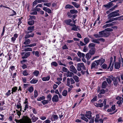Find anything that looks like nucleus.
Returning <instances> with one entry per match:
<instances>
[{
	"instance_id": "423d86ee",
	"label": "nucleus",
	"mask_w": 123,
	"mask_h": 123,
	"mask_svg": "<svg viewBox=\"0 0 123 123\" xmlns=\"http://www.w3.org/2000/svg\"><path fill=\"white\" fill-rule=\"evenodd\" d=\"M119 12V10H117L110 13L107 15L108 19H110V18L115 17V16H114L115 14Z\"/></svg>"
},
{
	"instance_id": "e2e57ef3",
	"label": "nucleus",
	"mask_w": 123,
	"mask_h": 123,
	"mask_svg": "<svg viewBox=\"0 0 123 123\" xmlns=\"http://www.w3.org/2000/svg\"><path fill=\"white\" fill-rule=\"evenodd\" d=\"M35 55L37 57H38L39 56V52L37 51H36L35 53Z\"/></svg>"
},
{
	"instance_id": "b1692460",
	"label": "nucleus",
	"mask_w": 123,
	"mask_h": 123,
	"mask_svg": "<svg viewBox=\"0 0 123 123\" xmlns=\"http://www.w3.org/2000/svg\"><path fill=\"white\" fill-rule=\"evenodd\" d=\"M31 42L30 40L29 39H28L25 40V42L23 43L25 45H27L29 44Z\"/></svg>"
},
{
	"instance_id": "dca6fc26",
	"label": "nucleus",
	"mask_w": 123,
	"mask_h": 123,
	"mask_svg": "<svg viewBox=\"0 0 123 123\" xmlns=\"http://www.w3.org/2000/svg\"><path fill=\"white\" fill-rule=\"evenodd\" d=\"M120 62H116L115 63L114 67L117 69H119L120 67Z\"/></svg>"
},
{
	"instance_id": "5701e85b",
	"label": "nucleus",
	"mask_w": 123,
	"mask_h": 123,
	"mask_svg": "<svg viewBox=\"0 0 123 123\" xmlns=\"http://www.w3.org/2000/svg\"><path fill=\"white\" fill-rule=\"evenodd\" d=\"M58 118V116L57 115L53 114L52 115L51 119H52V118H53L54 119V120H57Z\"/></svg>"
},
{
	"instance_id": "0e129e2a",
	"label": "nucleus",
	"mask_w": 123,
	"mask_h": 123,
	"mask_svg": "<svg viewBox=\"0 0 123 123\" xmlns=\"http://www.w3.org/2000/svg\"><path fill=\"white\" fill-rule=\"evenodd\" d=\"M94 36L96 38L100 37L101 36H100L99 34H95L94 35Z\"/></svg>"
},
{
	"instance_id": "a878e982",
	"label": "nucleus",
	"mask_w": 123,
	"mask_h": 123,
	"mask_svg": "<svg viewBox=\"0 0 123 123\" xmlns=\"http://www.w3.org/2000/svg\"><path fill=\"white\" fill-rule=\"evenodd\" d=\"M91 56V55L89 53H87L86 55V57L87 60H89Z\"/></svg>"
},
{
	"instance_id": "f704fd0d",
	"label": "nucleus",
	"mask_w": 123,
	"mask_h": 123,
	"mask_svg": "<svg viewBox=\"0 0 123 123\" xmlns=\"http://www.w3.org/2000/svg\"><path fill=\"white\" fill-rule=\"evenodd\" d=\"M67 94V91L66 90H65L63 91L62 92V95L64 96H66Z\"/></svg>"
},
{
	"instance_id": "c756f323",
	"label": "nucleus",
	"mask_w": 123,
	"mask_h": 123,
	"mask_svg": "<svg viewBox=\"0 0 123 123\" xmlns=\"http://www.w3.org/2000/svg\"><path fill=\"white\" fill-rule=\"evenodd\" d=\"M104 31H105V30H104L102 31H99V32L98 34H99L100 36H101V37H103Z\"/></svg>"
},
{
	"instance_id": "338daca9",
	"label": "nucleus",
	"mask_w": 123,
	"mask_h": 123,
	"mask_svg": "<svg viewBox=\"0 0 123 123\" xmlns=\"http://www.w3.org/2000/svg\"><path fill=\"white\" fill-rule=\"evenodd\" d=\"M43 4L44 6H46L49 7L51 5V4L50 3H44Z\"/></svg>"
},
{
	"instance_id": "09e8293b",
	"label": "nucleus",
	"mask_w": 123,
	"mask_h": 123,
	"mask_svg": "<svg viewBox=\"0 0 123 123\" xmlns=\"http://www.w3.org/2000/svg\"><path fill=\"white\" fill-rule=\"evenodd\" d=\"M113 29L111 28H107L105 29V31H113Z\"/></svg>"
},
{
	"instance_id": "37998d69",
	"label": "nucleus",
	"mask_w": 123,
	"mask_h": 123,
	"mask_svg": "<svg viewBox=\"0 0 123 123\" xmlns=\"http://www.w3.org/2000/svg\"><path fill=\"white\" fill-rule=\"evenodd\" d=\"M28 90L30 93H31L33 91V88L32 86H31L28 89Z\"/></svg>"
},
{
	"instance_id": "cd10ccee",
	"label": "nucleus",
	"mask_w": 123,
	"mask_h": 123,
	"mask_svg": "<svg viewBox=\"0 0 123 123\" xmlns=\"http://www.w3.org/2000/svg\"><path fill=\"white\" fill-rule=\"evenodd\" d=\"M95 46V44L93 43H90L88 45L89 48L91 49L94 48Z\"/></svg>"
},
{
	"instance_id": "f3484780",
	"label": "nucleus",
	"mask_w": 123,
	"mask_h": 123,
	"mask_svg": "<svg viewBox=\"0 0 123 123\" xmlns=\"http://www.w3.org/2000/svg\"><path fill=\"white\" fill-rule=\"evenodd\" d=\"M43 10L48 12L49 13H51V10L47 7H44L43 8Z\"/></svg>"
},
{
	"instance_id": "49530a36",
	"label": "nucleus",
	"mask_w": 123,
	"mask_h": 123,
	"mask_svg": "<svg viewBox=\"0 0 123 123\" xmlns=\"http://www.w3.org/2000/svg\"><path fill=\"white\" fill-rule=\"evenodd\" d=\"M81 118L82 119L85 121L86 122H87L88 121V120L84 116H82L81 117Z\"/></svg>"
},
{
	"instance_id": "6e6552de",
	"label": "nucleus",
	"mask_w": 123,
	"mask_h": 123,
	"mask_svg": "<svg viewBox=\"0 0 123 123\" xmlns=\"http://www.w3.org/2000/svg\"><path fill=\"white\" fill-rule=\"evenodd\" d=\"M109 20L105 22V23H111L113 22L114 21L119 20V17H116V18H110V19H108Z\"/></svg>"
},
{
	"instance_id": "4468645a",
	"label": "nucleus",
	"mask_w": 123,
	"mask_h": 123,
	"mask_svg": "<svg viewBox=\"0 0 123 123\" xmlns=\"http://www.w3.org/2000/svg\"><path fill=\"white\" fill-rule=\"evenodd\" d=\"M24 54H25L24 56L22 57V58L23 59L27 58L30 55V52H28L26 53L23 52Z\"/></svg>"
},
{
	"instance_id": "13d9d810",
	"label": "nucleus",
	"mask_w": 123,
	"mask_h": 123,
	"mask_svg": "<svg viewBox=\"0 0 123 123\" xmlns=\"http://www.w3.org/2000/svg\"><path fill=\"white\" fill-rule=\"evenodd\" d=\"M62 70L64 72H68V69L65 67H63L62 69Z\"/></svg>"
},
{
	"instance_id": "4c0bfd02",
	"label": "nucleus",
	"mask_w": 123,
	"mask_h": 123,
	"mask_svg": "<svg viewBox=\"0 0 123 123\" xmlns=\"http://www.w3.org/2000/svg\"><path fill=\"white\" fill-rule=\"evenodd\" d=\"M70 12L71 13L73 14L74 13H77L78 12V11L77 10L73 9L71 10L70 11Z\"/></svg>"
},
{
	"instance_id": "c9c22d12",
	"label": "nucleus",
	"mask_w": 123,
	"mask_h": 123,
	"mask_svg": "<svg viewBox=\"0 0 123 123\" xmlns=\"http://www.w3.org/2000/svg\"><path fill=\"white\" fill-rule=\"evenodd\" d=\"M92 42L94 43H97L98 44H99L100 43L99 42V41L98 39H93L92 40Z\"/></svg>"
},
{
	"instance_id": "8fccbe9b",
	"label": "nucleus",
	"mask_w": 123,
	"mask_h": 123,
	"mask_svg": "<svg viewBox=\"0 0 123 123\" xmlns=\"http://www.w3.org/2000/svg\"><path fill=\"white\" fill-rule=\"evenodd\" d=\"M107 67V65L105 64H104L103 65H102L101 66V67L103 69H106Z\"/></svg>"
},
{
	"instance_id": "7ed1b4c3",
	"label": "nucleus",
	"mask_w": 123,
	"mask_h": 123,
	"mask_svg": "<svg viewBox=\"0 0 123 123\" xmlns=\"http://www.w3.org/2000/svg\"><path fill=\"white\" fill-rule=\"evenodd\" d=\"M77 70L79 71H81L82 69L84 70L86 69V68L84 64L82 63H78L77 65Z\"/></svg>"
},
{
	"instance_id": "393cba45",
	"label": "nucleus",
	"mask_w": 123,
	"mask_h": 123,
	"mask_svg": "<svg viewBox=\"0 0 123 123\" xmlns=\"http://www.w3.org/2000/svg\"><path fill=\"white\" fill-rule=\"evenodd\" d=\"M99 116L98 114L96 115V118H95V121L96 123L98 122H99Z\"/></svg>"
},
{
	"instance_id": "ea45409f",
	"label": "nucleus",
	"mask_w": 123,
	"mask_h": 123,
	"mask_svg": "<svg viewBox=\"0 0 123 123\" xmlns=\"http://www.w3.org/2000/svg\"><path fill=\"white\" fill-rule=\"evenodd\" d=\"M51 65L52 66L57 67L58 65L57 63L55 62H53L51 63Z\"/></svg>"
},
{
	"instance_id": "de8ad7c7",
	"label": "nucleus",
	"mask_w": 123,
	"mask_h": 123,
	"mask_svg": "<svg viewBox=\"0 0 123 123\" xmlns=\"http://www.w3.org/2000/svg\"><path fill=\"white\" fill-rule=\"evenodd\" d=\"M45 98V97L44 96H42L40 97L39 98L37 99V100L38 101H41L42 100H43Z\"/></svg>"
},
{
	"instance_id": "7c9ffc66",
	"label": "nucleus",
	"mask_w": 123,
	"mask_h": 123,
	"mask_svg": "<svg viewBox=\"0 0 123 123\" xmlns=\"http://www.w3.org/2000/svg\"><path fill=\"white\" fill-rule=\"evenodd\" d=\"M73 8H74V7L73 6L69 4H68L65 7V9H72Z\"/></svg>"
},
{
	"instance_id": "3c124183",
	"label": "nucleus",
	"mask_w": 123,
	"mask_h": 123,
	"mask_svg": "<svg viewBox=\"0 0 123 123\" xmlns=\"http://www.w3.org/2000/svg\"><path fill=\"white\" fill-rule=\"evenodd\" d=\"M122 100H120L117 102V103L118 105L119 106H120V105L122 104Z\"/></svg>"
},
{
	"instance_id": "4d7b16f0",
	"label": "nucleus",
	"mask_w": 123,
	"mask_h": 123,
	"mask_svg": "<svg viewBox=\"0 0 123 123\" xmlns=\"http://www.w3.org/2000/svg\"><path fill=\"white\" fill-rule=\"evenodd\" d=\"M52 96L50 94H49L47 97V99L49 101H50L51 99Z\"/></svg>"
},
{
	"instance_id": "bb28decb",
	"label": "nucleus",
	"mask_w": 123,
	"mask_h": 123,
	"mask_svg": "<svg viewBox=\"0 0 123 123\" xmlns=\"http://www.w3.org/2000/svg\"><path fill=\"white\" fill-rule=\"evenodd\" d=\"M94 105L97 107H101L103 106V104L101 103V104H97V103H95L94 104Z\"/></svg>"
},
{
	"instance_id": "1a4fd4ad",
	"label": "nucleus",
	"mask_w": 123,
	"mask_h": 123,
	"mask_svg": "<svg viewBox=\"0 0 123 123\" xmlns=\"http://www.w3.org/2000/svg\"><path fill=\"white\" fill-rule=\"evenodd\" d=\"M70 71L73 72L75 74H76L77 72V70L75 67L73 65H71L70 66Z\"/></svg>"
},
{
	"instance_id": "58836bf2",
	"label": "nucleus",
	"mask_w": 123,
	"mask_h": 123,
	"mask_svg": "<svg viewBox=\"0 0 123 123\" xmlns=\"http://www.w3.org/2000/svg\"><path fill=\"white\" fill-rule=\"evenodd\" d=\"M28 23L30 25H32L34 24V20H31L28 21Z\"/></svg>"
},
{
	"instance_id": "774afa93",
	"label": "nucleus",
	"mask_w": 123,
	"mask_h": 123,
	"mask_svg": "<svg viewBox=\"0 0 123 123\" xmlns=\"http://www.w3.org/2000/svg\"><path fill=\"white\" fill-rule=\"evenodd\" d=\"M11 94V91L10 90H9L8 92L6 94V95L7 96H8Z\"/></svg>"
},
{
	"instance_id": "2eb2a0df",
	"label": "nucleus",
	"mask_w": 123,
	"mask_h": 123,
	"mask_svg": "<svg viewBox=\"0 0 123 123\" xmlns=\"http://www.w3.org/2000/svg\"><path fill=\"white\" fill-rule=\"evenodd\" d=\"M95 49L93 48L91 49L89 51V53L91 55H93L95 53Z\"/></svg>"
},
{
	"instance_id": "6e6d98bb",
	"label": "nucleus",
	"mask_w": 123,
	"mask_h": 123,
	"mask_svg": "<svg viewBox=\"0 0 123 123\" xmlns=\"http://www.w3.org/2000/svg\"><path fill=\"white\" fill-rule=\"evenodd\" d=\"M36 6L33 9V11H40L41 9L39 8H38Z\"/></svg>"
},
{
	"instance_id": "412c9836",
	"label": "nucleus",
	"mask_w": 123,
	"mask_h": 123,
	"mask_svg": "<svg viewBox=\"0 0 123 123\" xmlns=\"http://www.w3.org/2000/svg\"><path fill=\"white\" fill-rule=\"evenodd\" d=\"M73 78L74 79L76 82H78L79 81V78L77 76H74L73 77Z\"/></svg>"
},
{
	"instance_id": "0eeeda50",
	"label": "nucleus",
	"mask_w": 123,
	"mask_h": 123,
	"mask_svg": "<svg viewBox=\"0 0 123 123\" xmlns=\"http://www.w3.org/2000/svg\"><path fill=\"white\" fill-rule=\"evenodd\" d=\"M67 86H69L70 84H72L75 83L74 80L72 78H68L67 79Z\"/></svg>"
},
{
	"instance_id": "5fc2aeb1",
	"label": "nucleus",
	"mask_w": 123,
	"mask_h": 123,
	"mask_svg": "<svg viewBox=\"0 0 123 123\" xmlns=\"http://www.w3.org/2000/svg\"><path fill=\"white\" fill-rule=\"evenodd\" d=\"M17 89V87H14L12 88V92H15Z\"/></svg>"
},
{
	"instance_id": "79ce46f5",
	"label": "nucleus",
	"mask_w": 123,
	"mask_h": 123,
	"mask_svg": "<svg viewBox=\"0 0 123 123\" xmlns=\"http://www.w3.org/2000/svg\"><path fill=\"white\" fill-rule=\"evenodd\" d=\"M34 26H30L28 28V30L31 31V32L34 29Z\"/></svg>"
},
{
	"instance_id": "2f4dec72",
	"label": "nucleus",
	"mask_w": 123,
	"mask_h": 123,
	"mask_svg": "<svg viewBox=\"0 0 123 123\" xmlns=\"http://www.w3.org/2000/svg\"><path fill=\"white\" fill-rule=\"evenodd\" d=\"M84 41L86 44L89 42V39L87 37L85 38L84 39Z\"/></svg>"
},
{
	"instance_id": "ddd939ff",
	"label": "nucleus",
	"mask_w": 123,
	"mask_h": 123,
	"mask_svg": "<svg viewBox=\"0 0 123 123\" xmlns=\"http://www.w3.org/2000/svg\"><path fill=\"white\" fill-rule=\"evenodd\" d=\"M74 74L72 72H70L69 70L68 71L67 73V77H71L72 76H74Z\"/></svg>"
},
{
	"instance_id": "a211bd4d",
	"label": "nucleus",
	"mask_w": 123,
	"mask_h": 123,
	"mask_svg": "<svg viewBox=\"0 0 123 123\" xmlns=\"http://www.w3.org/2000/svg\"><path fill=\"white\" fill-rule=\"evenodd\" d=\"M50 76L49 75L47 76L46 77H44L42 78V80L43 81H48L50 79Z\"/></svg>"
},
{
	"instance_id": "603ef678",
	"label": "nucleus",
	"mask_w": 123,
	"mask_h": 123,
	"mask_svg": "<svg viewBox=\"0 0 123 123\" xmlns=\"http://www.w3.org/2000/svg\"><path fill=\"white\" fill-rule=\"evenodd\" d=\"M23 75L24 76H27L28 75V73L26 70H24L23 73Z\"/></svg>"
},
{
	"instance_id": "bf43d9fd",
	"label": "nucleus",
	"mask_w": 123,
	"mask_h": 123,
	"mask_svg": "<svg viewBox=\"0 0 123 123\" xmlns=\"http://www.w3.org/2000/svg\"><path fill=\"white\" fill-rule=\"evenodd\" d=\"M34 97L36 98L37 97L38 95V92L37 91L35 90L34 91Z\"/></svg>"
},
{
	"instance_id": "f257e3e1",
	"label": "nucleus",
	"mask_w": 123,
	"mask_h": 123,
	"mask_svg": "<svg viewBox=\"0 0 123 123\" xmlns=\"http://www.w3.org/2000/svg\"><path fill=\"white\" fill-rule=\"evenodd\" d=\"M105 59L101 57L100 59L95 61L92 64L91 66V69H97L98 66L99 65L101 66L102 64L105 61Z\"/></svg>"
},
{
	"instance_id": "f8f14e48",
	"label": "nucleus",
	"mask_w": 123,
	"mask_h": 123,
	"mask_svg": "<svg viewBox=\"0 0 123 123\" xmlns=\"http://www.w3.org/2000/svg\"><path fill=\"white\" fill-rule=\"evenodd\" d=\"M108 4L105 5H104V6L105 7L110 8L113 5V3L111 1L108 3Z\"/></svg>"
},
{
	"instance_id": "a19ab883",
	"label": "nucleus",
	"mask_w": 123,
	"mask_h": 123,
	"mask_svg": "<svg viewBox=\"0 0 123 123\" xmlns=\"http://www.w3.org/2000/svg\"><path fill=\"white\" fill-rule=\"evenodd\" d=\"M33 73L35 75L37 76L38 75L39 72L38 71L35 70L33 72Z\"/></svg>"
},
{
	"instance_id": "20e7f679",
	"label": "nucleus",
	"mask_w": 123,
	"mask_h": 123,
	"mask_svg": "<svg viewBox=\"0 0 123 123\" xmlns=\"http://www.w3.org/2000/svg\"><path fill=\"white\" fill-rule=\"evenodd\" d=\"M120 77H114V79L113 80L114 85L116 87H117L118 85V81L120 82Z\"/></svg>"
},
{
	"instance_id": "72a5a7b5",
	"label": "nucleus",
	"mask_w": 123,
	"mask_h": 123,
	"mask_svg": "<svg viewBox=\"0 0 123 123\" xmlns=\"http://www.w3.org/2000/svg\"><path fill=\"white\" fill-rule=\"evenodd\" d=\"M38 81V80H36L35 79H33L30 81V82L31 84H35Z\"/></svg>"
},
{
	"instance_id": "e433bc0d",
	"label": "nucleus",
	"mask_w": 123,
	"mask_h": 123,
	"mask_svg": "<svg viewBox=\"0 0 123 123\" xmlns=\"http://www.w3.org/2000/svg\"><path fill=\"white\" fill-rule=\"evenodd\" d=\"M41 102L43 103V105H45L46 104H48L49 102L48 100H44L43 101H42Z\"/></svg>"
},
{
	"instance_id": "aec40b11",
	"label": "nucleus",
	"mask_w": 123,
	"mask_h": 123,
	"mask_svg": "<svg viewBox=\"0 0 123 123\" xmlns=\"http://www.w3.org/2000/svg\"><path fill=\"white\" fill-rule=\"evenodd\" d=\"M107 85V84L106 81H104L102 83V88H105Z\"/></svg>"
},
{
	"instance_id": "680f3d73",
	"label": "nucleus",
	"mask_w": 123,
	"mask_h": 123,
	"mask_svg": "<svg viewBox=\"0 0 123 123\" xmlns=\"http://www.w3.org/2000/svg\"><path fill=\"white\" fill-rule=\"evenodd\" d=\"M82 53H81L80 51H78L77 53V55L80 58H81V54Z\"/></svg>"
},
{
	"instance_id": "c85d7f7f",
	"label": "nucleus",
	"mask_w": 123,
	"mask_h": 123,
	"mask_svg": "<svg viewBox=\"0 0 123 123\" xmlns=\"http://www.w3.org/2000/svg\"><path fill=\"white\" fill-rule=\"evenodd\" d=\"M104 31V34L103 37H107L109 36L110 34V32H106Z\"/></svg>"
},
{
	"instance_id": "c03bdc74",
	"label": "nucleus",
	"mask_w": 123,
	"mask_h": 123,
	"mask_svg": "<svg viewBox=\"0 0 123 123\" xmlns=\"http://www.w3.org/2000/svg\"><path fill=\"white\" fill-rule=\"evenodd\" d=\"M24 50L25 51V52L27 51H32V49L31 48H27L24 49Z\"/></svg>"
},
{
	"instance_id": "69168bd1",
	"label": "nucleus",
	"mask_w": 123,
	"mask_h": 123,
	"mask_svg": "<svg viewBox=\"0 0 123 123\" xmlns=\"http://www.w3.org/2000/svg\"><path fill=\"white\" fill-rule=\"evenodd\" d=\"M91 119L90 120V121L89 122V123H92L94 122V117L91 118Z\"/></svg>"
},
{
	"instance_id": "9d476101",
	"label": "nucleus",
	"mask_w": 123,
	"mask_h": 123,
	"mask_svg": "<svg viewBox=\"0 0 123 123\" xmlns=\"http://www.w3.org/2000/svg\"><path fill=\"white\" fill-rule=\"evenodd\" d=\"M92 112L90 111H87L86 113V114H85V116L87 117L89 119H91L92 117Z\"/></svg>"
},
{
	"instance_id": "f03ea898",
	"label": "nucleus",
	"mask_w": 123,
	"mask_h": 123,
	"mask_svg": "<svg viewBox=\"0 0 123 123\" xmlns=\"http://www.w3.org/2000/svg\"><path fill=\"white\" fill-rule=\"evenodd\" d=\"M15 121L16 123H32L31 119L27 116H24L22 119L19 120L15 119Z\"/></svg>"
},
{
	"instance_id": "4be33fe9",
	"label": "nucleus",
	"mask_w": 123,
	"mask_h": 123,
	"mask_svg": "<svg viewBox=\"0 0 123 123\" xmlns=\"http://www.w3.org/2000/svg\"><path fill=\"white\" fill-rule=\"evenodd\" d=\"M31 119L32 122H34L38 119V118L37 117H35L34 115H33V117H31Z\"/></svg>"
},
{
	"instance_id": "052dcab7",
	"label": "nucleus",
	"mask_w": 123,
	"mask_h": 123,
	"mask_svg": "<svg viewBox=\"0 0 123 123\" xmlns=\"http://www.w3.org/2000/svg\"><path fill=\"white\" fill-rule=\"evenodd\" d=\"M106 80L109 84H111L112 82L111 80L108 78Z\"/></svg>"
},
{
	"instance_id": "a18cd8bd",
	"label": "nucleus",
	"mask_w": 123,
	"mask_h": 123,
	"mask_svg": "<svg viewBox=\"0 0 123 123\" xmlns=\"http://www.w3.org/2000/svg\"><path fill=\"white\" fill-rule=\"evenodd\" d=\"M73 60H76L77 62L80 61H81L80 59V58H78L77 57H74L73 59Z\"/></svg>"
},
{
	"instance_id": "9b49d317",
	"label": "nucleus",
	"mask_w": 123,
	"mask_h": 123,
	"mask_svg": "<svg viewBox=\"0 0 123 123\" xmlns=\"http://www.w3.org/2000/svg\"><path fill=\"white\" fill-rule=\"evenodd\" d=\"M52 100L53 102H56L59 101V98L57 95H55L52 98Z\"/></svg>"
},
{
	"instance_id": "473e14b6",
	"label": "nucleus",
	"mask_w": 123,
	"mask_h": 123,
	"mask_svg": "<svg viewBox=\"0 0 123 123\" xmlns=\"http://www.w3.org/2000/svg\"><path fill=\"white\" fill-rule=\"evenodd\" d=\"M72 22V20L71 19L65 20V22L68 25H69L70 23Z\"/></svg>"
},
{
	"instance_id": "39448f33",
	"label": "nucleus",
	"mask_w": 123,
	"mask_h": 123,
	"mask_svg": "<svg viewBox=\"0 0 123 123\" xmlns=\"http://www.w3.org/2000/svg\"><path fill=\"white\" fill-rule=\"evenodd\" d=\"M110 23L104 25L103 26V28H105L107 27L112 26L114 25H116L117 24V21H114L111 23Z\"/></svg>"
},
{
	"instance_id": "6ab92c4d",
	"label": "nucleus",
	"mask_w": 123,
	"mask_h": 123,
	"mask_svg": "<svg viewBox=\"0 0 123 123\" xmlns=\"http://www.w3.org/2000/svg\"><path fill=\"white\" fill-rule=\"evenodd\" d=\"M72 4L74 5L75 7L77 8H78L80 6L79 4L77 3L76 2H72Z\"/></svg>"
},
{
	"instance_id": "864d4df0",
	"label": "nucleus",
	"mask_w": 123,
	"mask_h": 123,
	"mask_svg": "<svg viewBox=\"0 0 123 123\" xmlns=\"http://www.w3.org/2000/svg\"><path fill=\"white\" fill-rule=\"evenodd\" d=\"M74 27H72L71 29V30H72L74 31H77V28L76 26V25H75V26H74Z\"/></svg>"
}]
</instances>
